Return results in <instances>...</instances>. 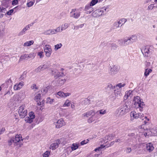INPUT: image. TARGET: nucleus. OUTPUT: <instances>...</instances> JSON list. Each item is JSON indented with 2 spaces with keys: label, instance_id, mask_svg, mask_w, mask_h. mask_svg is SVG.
<instances>
[{
  "label": "nucleus",
  "instance_id": "nucleus-1",
  "mask_svg": "<svg viewBox=\"0 0 157 157\" xmlns=\"http://www.w3.org/2000/svg\"><path fill=\"white\" fill-rule=\"evenodd\" d=\"M129 103V102H126L118 109L117 114L119 116H121L125 115L129 111L130 108Z\"/></svg>",
  "mask_w": 157,
  "mask_h": 157
},
{
  "label": "nucleus",
  "instance_id": "nucleus-2",
  "mask_svg": "<svg viewBox=\"0 0 157 157\" xmlns=\"http://www.w3.org/2000/svg\"><path fill=\"white\" fill-rule=\"evenodd\" d=\"M137 39V36L136 35H132L125 39L124 43H126V45L132 44L136 41Z\"/></svg>",
  "mask_w": 157,
  "mask_h": 157
},
{
  "label": "nucleus",
  "instance_id": "nucleus-3",
  "mask_svg": "<svg viewBox=\"0 0 157 157\" xmlns=\"http://www.w3.org/2000/svg\"><path fill=\"white\" fill-rule=\"evenodd\" d=\"M25 105H23L19 107L18 110V113L21 118H23L26 116L27 114V110L25 109Z\"/></svg>",
  "mask_w": 157,
  "mask_h": 157
},
{
  "label": "nucleus",
  "instance_id": "nucleus-4",
  "mask_svg": "<svg viewBox=\"0 0 157 157\" xmlns=\"http://www.w3.org/2000/svg\"><path fill=\"white\" fill-rule=\"evenodd\" d=\"M119 71V69L117 66L115 65H113L112 66L110 67L108 73L110 75L113 76L117 74Z\"/></svg>",
  "mask_w": 157,
  "mask_h": 157
},
{
  "label": "nucleus",
  "instance_id": "nucleus-5",
  "mask_svg": "<svg viewBox=\"0 0 157 157\" xmlns=\"http://www.w3.org/2000/svg\"><path fill=\"white\" fill-rule=\"evenodd\" d=\"M133 102H134L135 105H138L139 107L142 108H143V106L144 105V102L141 101L140 97L139 96H136L134 98L133 100Z\"/></svg>",
  "mask_w": 157,
  "mask_h": 157
},
{
  "label": "nucleus",
  "instance_id": "nucleus-6",
  "mask_svg": "<svg viewBox=\"0 0 157 157\" xmlns=\"http://www.w3.org/2000/svg\"><path fill=\"white\" fill-rule=\"evenodd\" d=\"M149 47L146 46L144 47L141 50V52L144 56L148 57L150 56L151 53L149 50Z\"/></svg>",
  "mask_w": 157,
  "mask_h": 157
},
{
  "label": "nucleus",
  "instance_id": "nucleus-7",
  "mask_svg": "<svg viewBox=\"0 0 157 157\" xmlns=\"http://www.w3.org/2000/svg\"><path fill=\"white\" fill-rule=\"evenodd\" d=\"M52 74L54 76L55 79H56L59 78H61L65 76V75L62 72H59L57 70L52 71Z\"/></svg>",
  "mask_w": 157,
  "mask_h": 157
},
{
  "label": "nucleus",
  "instance_id": "nucleus-8",
  "mask_svg": "<svg viewBox=\"0 0 157 157\" xmlns=\"http://www.w3.org/2000/svg\"><path fill=\"white\" fill-rule=\"evenodd\" d=\"M44 49L46 56L47 57H50L52 52V49L50 46L47 45L44 47Z\"/></svg>",
  "mask_w": 157,
  "mask_h": 157
},
{
  "label": "nucleus",
  "instance_id": "nucleus-9",
  "mask_svg": "<svg viewBox=\"0 0 157 157\" xmlns=\"http://www.w3.org/2000/svg\"><path fill=\"white\" fill-rule=\"evenodd\" d=\"M80 13L77 11L76 9H73L70 12V16L77 19L80 16Z\"/></svg>",
  "mask_w": 157,
  "mask_h": 157
},
{
  "label": "nucleus",
  "instance_id": "nucleus-10",
  "mask_svg": "<svg viewBox=\"0 0 157 157\" xmlns=\"http://www.w3.org/2000/svg\"><path fill=\"white\" fill-rule=\"evenodd\" d=\"M64 122L62 119L59 120L57 122L55 123L56 127L57 128H59L64 125Z\"/></svg>",
  "mask_w": 157,
  "mask_h": 157
},
{
  "label": "nucleus",
  "instance_id": "nucleus-11",
  "mask_svg": "<svg viewBox=\"0 0 157 157\" xmlns=\"http://www.w3.org/2000/svg\"><path fill=\"white\" fill-rule=\"evenodd\" d=\"M92 6H90V5H88L85 6V10L86 13H90L91 12L94 11V10L93 8L91 7Z\"/></svg>",
  "mask_w": 157,
  "mask_h": 157
},
{
  "label": "nucleus",
  "instance_id": "nucleus-12",
  "mask_svg": "<svg viewBox=\"0 0 157 157\" xmlns=\"http://www.w3.org/2000/svg\"><path fill=\"white\" fill-rule=\"evenodd\" d=\"M146 149L147 151H149V152L152 151L154 149V147L153 146V144L151 143H149L147 144L145 147L144 148L145 149Z\"/></svg>",
  "mask_w": 157,
  "mask_h": 157
},
{
  "label": "nucleus",
  "instance_id": "nucleus-13",
  "mask_svg": "<svg viewBox=\"0 0 157 157\" xmlns=\"http://www.w3.org/2000/svg\"><path fill=\"white\" fill-rule=\"evenodd\" d=\"M93 16L94 17H98L102 15H103V13L101 11V8L100 10H96L92 13Z\"/></svg>",
  "mask_w": 157,
  "mask_h": 157
},
{
  "label": "nucleus",
  "instance_id": "nucleus-14",
  "mask_svg": "<svg viewBox=\"0 0 157 157\" xmlns=\"http://www.w3.org/2000/svg\"><path fill=\"white\" fill-rule=\"evenodd\" d=\"M95 113V111L94 110H92L82 114V116L85 117H88L89 116H94Z\"/></svg>",
  "mask_w": 157,
  "mask_h": 157
},
{
  "label": "nucleus",
  "instance_id": "nucleus-15",
  "mask_svg": "<svg viewBox=\"0 0 157 157\" xmlns=\"http://www.w3.org/2000/svg\"><path fill=\"white\" fill-rule=\"evenodd\" d=\"M59 143L57 142V140L55 141V142L51 144L50 146V148L52 150L55 149L56 148L58 147Z\"/></svg>",
  "mask_w": 157,
  "mask_h": 157
},
{
  "label": "nucleus",
  "instance_id": "nucleus-16",
  "mask_svg": "<svg viewBox=\"0 0 157 157\" xmlns=\"http://www.w3.org/2000/svg\"><path fill=\"white\" fill-rule=\"evenodd\" d=\"M114 94L115 97L117 98H119L122 95L121 90H114Z\"/></svg>",
  "mask_w": 157,
  "mask_h": 157
},
{
  "label": "nucleus",
  "instance_id": "nucleus-17",
  "mask_svg": "<svg viewBox=\"0 0 157 157\" xmlns=\"http://www.w3.org/2000/svg\"><path fill=\"white\" fill-rule=\"evenodd\" d=\"M130 116L131 117V120L133 119L132 118V117L136 119L139 118L138 113H136L135 111H133L131 112Z\"/></svg>",
  "mask_w": 157,
  "mask_h": 157
},
{
  "label": "nucleus",
  "instance_id": "nucleus-18",
  "mask_svg": "<svg viewBox=\"0 0 157 157\" xmlns=\"http://www.w3.org/2000/svg\"><path fill=\"white\" fill-rule=\"evenodd\" d=\"M21 138H22L21 135H16L15 136V138L14 137V141H13V143H16L19 142L21 140Z\"/></svg>",
  "mask_w": 157,
  "mask_h": 157
},
{
  "label": "nucleus",
  "instance_id": "nucleus-19",
  "mask_svg": "<svg viewBox=\"0 0 157 157\" xmlns=\"http://www.w3.org/2000/svg\"><path fill=\"white\" fill-rule=\"evenodd\" d=\"M66 81V78H59L57 80V82L60 85H62Z\"/></svg>",
  "mask_w": 157,
  "mask_h": 157
},
{
  "label": "nucleus",
  "instance_id": "nucleus-20",
  "mask_svg": "<svg viewBox=\"0 0 157 157\" xmlns=\"http://www.w3.org/2000/svg\"><path fill=\"white\" fill-rule=\"evenodd\" d=\"M152 71V70L151 69H146L145 70L144 75L146 78L149 75L150 73H151Z\"/></svg>",
  "mask_w": 157,
  "mask_h": 157
},
{
  "label": "nucleus",
  "instance_id": "nucleus-21",
  "mask_svg": "<svg viewBox=\"0 0 157 157\" xmlns=\"http://www.w3.org/2000/svg\"><path fill=\"white\" fill-rule=\"evenodd\" d=\"M35 57L34 53H31L29 54H25L24 57L26 59H28L29 58H33Z\"/></svg>",
  "mask_w": 157,
  "mask_h": 157
},
{
  "label": "nucleus",
  "instance_id": "nucleus-22",
  "mask_svg": "<svg viewBox=\"0 0 157 157\" xmlns=\"http://www.w3.org/2000/svg\"><path fill=\"white\" fill-rule=\"evenodd\" d=\"M55 101L54 99H51L50 97L48 98L46 100V103L47 104H51Z\"/></svg>",
  "mask_w": 157,
  "mask_h": 157
},
{
  "label": "nucleus",
  "instance_id": "nucleus-23",
  "mask_svg": "<svg viewBox=\"0 0 157 157\" xmlns=\"http://www.w3.org/2000/svg\"><path fill=\"white\" fill-rule=\"evenodd\" d=\"M45 35H52L54 34L53 29H49L45 31L44 33Z\"/></svg>",
  "mask_w": 157,
  "mask_h": 157
},
{
  "label": "nucleus",
  "instance_id": "nucleus-24",
  "mask_svg": "<svg viewBox=\"0 0 157 157\" xmlns=\"http://www.w3.org/2000/svg\"><path fill=\"white\" fill-rule=\"evenodd\" d=\"M34 43L33 40H31L29 41H27L24 44V46H29L32 45Z\"/></svg>",
  "mask_w": 157,
  "mask_h": 157
},
{
  "label": "nucleus",
  "instance_id": "nucleus-25",
  "mask_svg": "<svg viewBox=\"0 0 157 157\" xmlns=\"http://www.w3.org/2000/svg\"><path fill=\"white\" fill-rule=\"evenodd\" d=\"M57 142L59 143V144H65L66 143L65 142V139L63 138H60V139H59L57 140Z\"/></svg>",
  "mask_w": 157,
  "mask_h": 157
},
{
  "label": "nucleus",
  "instance_id": "nucleus-26",
  "mask_svg": "<svg viewBox=\"0 0 157 157\" xmlns=\"http://www.w3.org/2000/svg\"><path fill=\"white\" fill-rule=\"evenodd\" d=\"M114 136V135L113 134H112L106 136L105 137V138L107 140H111L113 139Z\"/></svg>",
  "mask_w": 157,
  "mask_h": 157
},
{
  "label": "nucleus",
  "instance_id": "nucleus-27",
  "mask_svg": "<svg viewBox=\"0 0 157 157\" xmlns=\"http://www.w3.org/2000/svg\"><path fill=\"white\" fill-rule=\"evenodd\" d=\"M106 113V112L105 110L101 109L97 111L96 113L97 114H100L101 115H104Z\"/></svg>",
  "mask_w": 157,
  "mask_h": 157
},
{
  "label": "nucleus",
  "instance_id": "nucleus-28",
  "mask_svg": "<svg viewBox=\"0 0 157 157\" xmlns=\"http://www.w3.org/2000/svg\"><path fill=\"white\" fill-rule=\"evenodd\" d=\"M12 81L11 80L10 78H9L8 79L6 82V86L8 87V86L9 85L12 86Z\"/></svg>",
  "mask_w": 157,
  "mask_h": 157
},
{
  "label": "nucleus",
  "instance_id": "nucleus-29",
  "mask_svg": "<svg viewBox=\"0 0 157 157\" xmlns=\"http://www.w3.org/2000/svg\"><path fill=\"white\" fill-rule=\"evenodd\" d=\"M62 44L59 43V44H57L56 45H55V50L56 51L59 49L62 46Z\"/></svg>",
  "mask_w": 157,
  "mask_h": 157
},
{
  "label": "nucleus",
  "instance_id": "nucleus-30",
  "mask_svg": "<svg viewBox=\"0 0 157 157\" xmlns=\"http://www.w3.org/2000/svg\"><path fill=\"white\" fill-rule=\"evenodd\" d=\"M26 72L25 71H24L23 74L19 78L20 80H21L24 79L26 77Z\"/></svg>",
  "mask_w": 157,
  "mask_h": 157
},
{
  "label": "nucleus",
  "instance_id": "nucleus-31",
  "mask_svg": "<svg viewBox=\"0 0 157 157\" xmlns=\"http://www.w3.org/2000/svg\"><path fill=\"white\" fill-rule=\"evenodd\" d=\"M78 147V144H73L72 146L71 147V148L72 150H75L77 149Z\"/></svg>",
  "mask_w": 157,
  "mask_h": 157
},
{
  "label": "nucleus",
  "instance_id": "nucleus-32",
  "mask_svg": "<svg viewBox=\"0 0 157 157\" xmlns=\"http://www.w3.org/2000/svg\"><path fill=\"white\" fill-rule=\"evenodd\" d=\"M29 118H31V119H34L35 117V115L34 113L32 112H30L29 114Z\"/></svg>",
  "mask_w": 157,
  "mask_h": 157
},
{
  "label": "nucleus",
  "instance_id": "nucleus-33",
  "mask_svg": "<svg viewBox=\"0 0 157 157\" xmlns=\"http://www.w3.org/2000/svg\"><path fill=\"white\" fill-rule=\"evenodd\" d=\"M21 88V87H20L18 84H16L13 86V89L15 90H20Z\"/></svg>",
  "mask_w": 157,
  "mask_h": 157
},
{
  "label": "nucleus",
  "instance_id": "nucleus-34",
  "mask_svg": "<svg viewBox=\"0 0 157 157\" xmlns=\"http://www.w3.org/2000/svg\"><path fill=\"white\" fill-rule=\"evenodd\" d=\"M90 101L89 99L86 98L82 101V103L84 105H87L90 104Z\"/></svg>",
  "mask_w": 157,
  "mask_h": 157
},
{
  "label": "nucleus",
  "instance_id": "nucleus-35",
  "mask_svg": "<svg viewBox=\"0 0 157 157\" xmlns=\"http://www.w3.org/2000/svg\"><path fill=\"white\" fill-rule=\"evenodd\" d=\"M42 70H43L42 69V67H41V66L40 65L36 68L35 70L34 71L36 73H38L40 72Z\"/></svg>",
  "mask_w": 157,
  "mask_h": 157
},
{
  "label": "nucleus",
  "instance_id": "nucleus-36",
  "mask_svg": "<svg viewBox=\"0 0 157 157\" xmlns=\"http://www.w3.org/2000/svg\"><path fill=\"white\" fill-rule=\"evenodd\" d=\"M41 97V94H38L35 96V100L36 101H38Z\"/></svg>",
  "mask_w": 157,
  "mask_h": 157
},
{
  "label": "nucleus",
  "instance_id": "nucleus-37",
  "mask_svg": "<svg viewBox=\"0 0 157 157\" xmlns=\"http://www.w3.org/2000/svg\"><path fill=\"white\" fill-rule=\"evenodd\" d=\"M25 120L26 122L29 123H31L33 121V119L29 118L28 117L25 118Z\"/></svg>",
  "mask_w": 157,
  "mask_h": 157
},
{
  "label": "nucleus",
  "instance_id": "nucleus-38",
  "mask_svg": "<svg viewBox=\"0 0 157 157\" xmlns=\"http://www.w3.org/2000/svg\"><path fill=\"white\" fill-rule=\"evenodd\" d=\"M98 0H92L90 2V6H94L98 2Z\"/></svg>",
  "mask_w": 157,
  "mask_h": 157
},
{
  "label": "nucleus",
  "instance_id": "nucleus-39",
  "mask_svg": "<svg viewBox=\"0 0 157 157\" xmlns=\"http://www.w3.org/2000/svg\"><path fill=\"white\" fill-rule=\"evenodd\" d=\"M101 11H102L103 13V15L105 14L108 11H107V9L106 8L103 7L101 8Z\"/></svg>",
  "mask_w": 157,
  "mask_h": 157
},
{
  "label": "nucleus",
  "instance_id": "nucleus-40",
  "mask_svg": "<svg viewBox=\"0 0 157 157\" xmlns=\"http://www.w3.org/2000/svg\"><path fill=\"white\" fill-rule=\"evenodd\" d=\"M118 42L119 44L121 45H126V43H124V39L119 40Z\"/></svg>",
  "mask_w": 157,
  "mask_h": 157
},
{
  "label": "nucleus",
  "instance_id": "nucleus-41",
  "mask_svg": "<svg viewBox=\"0 0 157 157\" xmlns=\"http://www.w3.org/2000/svg\"><path fill=\"white\" fill-rule=\"evenodd\" d=\"M120 27V26H119V24H118L117 22H115L113 24V29H116L118 28V27Z\"/></svg>",
  "mask_w": 157,
  "mask_h": 157
},
{
  "label": "nucleus",
  "instance_id": "nucleus-42",
  "mask_svg": "<svg viewBox=\"0 0 157 157\" xmlns=\"http://www.w3.org/2000/svg\"><path fill=\"white\" fill-rule=\"evenodd\" d=\"M57 94L62 97H64V93L62 91H59L57 93Z\"/></svg>",
  "mask_w": 157,
  "mask_h": 157
},
{
  "label": "nucleus",
  "instance_id": "nucleus-43",
  "mask_svg": "<svg viewBox=\"0 0 157 157\" xmlns=\"http://www.w3.org/2000/svg\"><path fill=\"white\" fill-rule=\"evenodd\" d=\"M50 154V152L48 151H46L43 154V157H48Z\"/></svg>",
  "mask_w": 157,
  "mask_h": 157
},
{
  "label": "nucleus",
  "instance_id": "nucleus-44",
  "mask_svg": "<svg viewBox=\"0 0 157 157\" xmlns=\"http://www.w3.org/2000/svg\"><path fill=\"white\" fill-rule=\"evenodd\" d=\"M93 116H92L91 117H90L88 119V122L89 123H90L95 120V119H94Z\"/></svg>",
  "mask_w": 157,
  "mask_h": 157
},
{
  "label": "nucleus",
  "instance_id": "nucleus-45",
  "mask_svg": "<svg viewBox=\"0 0 157 157\" xmlns=\"http://www.w3.org/2000/svg\"><path fill=\"white\" fill-rule=\"evenodd\" d=\"M125 85V84L124 83L123 84L121 83H119L116 85V87H118L119 88H121L122 87L124 86Z\"/></svg>",
  "mask_w": 157,
  "mask_h": 157
},
{
  "label": "nucleus",
  "instance_id": "nucleus-46",
  "mask_svg": "<svg viewBox=\"0 0 157 157\" xmlns=\"http://www.w3.org/2000/svg\"><path fill=\"white\" fill-rule=\"evenodd\" d=\"M89 141V140H88V139H87L86 140H84L81 142L80 144L81 145H83L86 143H87Z\"/></svg>",
  "mask_w": 157,
  "mask_h": 157
},
{
  "label": "nucleus",
  "instance_id": "nucleus-47",
  "mask_svg": "<svg viewBox=\"0 0 157 157\" xmlns=\"http://www.w3.org/2000/svg\"><path fill=\"white\" fill-rule=\"evenodd\" d=\"M84 24H81L80 25H77L76 26H75L74 27V29H78L79 28H82L84 25Z\"/></svg>",
  "mask_w": 157,
  "mask_h": 157
},
{
  "label": "nucleus",
  "instance_id": "nucleus-48",
  "mask_svg": "<svg viewBox=\"0 0 157 157\" xmlns=\"http://www.w3.org/2000/svg\"><path fill=\"white\" fill-rule=\"evenodd\" d=\"M107 88L110 89H116L115 86H113L111 84H109L107 86Z\"/></svg>",
  "mask_w": 157,
  "mask_h": 157
},
{
  "label": "nucleus",
  "instance_id": "nucleus-49",
  "mask_svg": "<svg viewBox=\"0 0 157 157\" xmlns=\"http://www.w3.org/2000/svg\"><path fill=\"white\" fill-rule=\"evenodd\" d=\"M25 31L23 29L18 34L19 36H21L23 35L25 33Z\"/></svg>",
  "mask_w": 157,
  "mask_h": 157
},
{
  "label": "nucleus",
  "instance_id": "nucleus-50",
  "mask_svg": "<svg viewBox=\"0 0 157 157\" xmlns=\"http://www.w3.org/2000/svg\"><path fill=\"white\" fill-rule=\"evenodd\" d=\"M41 67H42V69L43 70L44 69H45L49 67V65L47 64H44L43 65H41Z\"/></svg>",
  "mask_w": 157,
  "mask_h": 157
},
{
  "label": "nucleus",
  "instance_id": "nucleus-51",
  "mask_svg": "<svg viewBox=\"0 0 157 157\" xmlns=\"http://www.w3.org/2000/svg\"><path fill=\"white\" fill-rule=\"evenodd\" d=\"M31 88L32 89H34V88L37 90L38 89V87L36 86V85L34 83L32 85L31 87Z\"/></svg>",
  "mask_w": 157,
  "mask_h": 157
},
{
  "label": "nucleus",
  "instance_id": "nucleus-52",
  "mask_svg": "<svg viewBox=\"0 0 157 157\" xmlns=\"http://www.w3.org/2000/svg\"><path fill=\"white\" fill-rule=\"evenodd\" d=\"M14 141V137H12L11 140L8 141V144L9 145H11L12 142H13Z\"/></svg>",
  "mask_w": 157,
  "mask_h": 157
},
{
  "label": "nucleus",
  "instance_id": "nucleus-53",
  "mask_svg": "<svg viewBox=\"0 0 157 157\" xmlns=\"http://www.w3.org/2000/svg\"><path fill=\"white\" fill-rule=\"evenodd\" d=\"M49 88V86H47V87L44 88L43 90H41V92L43 91L45 93H46L48 92Z\"/></svg>",
  "mask_w": 157,
  "mask_h": 157
},
{
  "label": "nucleus",
  "instance_id": "nucleus-54",
  "mask_svg": "<svg viewBox=\"0 0 157 157\" xmlns=\"http://www.w3.org/2000/svg\"><path fill=\"white\" fill-rule=\"evenodd\" d=\"M119 21L121 22L122 25L121 26V27L127 21V20L126 19L123 18Z\"/></svg>",
  "mask_w": 157,
  "mask_h": 157
},
{
  "label": "nucleus",
  "instance_id": "nucleus-55",
  "mask_svg": "<svg viewBox=\"0 0 157 157\" xmlns=\"http://www.w3.org/2000/svg\"><path fill=\"white\" fill-rule=\"evenodd\" d=\"M117 46L116 44H113L111 45V49L113 50L116 49Z\"/></svg>",
  "mask_w": 157,
  "mask_h": 157
},
{
  "label": "nucleus",
  "instance_id": "nucleus-56",
  "mask_svg": "<svg viewBox=\"0 0 157 157\" xmlns=\"http://www.w3.org/2000/svg\"><path fill=\"white\" fill-rule=\"evenodd\" d=\"M71 103L70 102H68V101H67L63 105V106H69L70 105Z\"/></svg>",
  "mask_w": 157,
  "mask_h": 157
},
{
  "label": "nucleus",
  "instance_id": "nucleus-57",
  "mask_svg": "<svg viewBox=\"0 0 157 157\" xmlns=\"http://www.w3.org/2000/svg\"><path fill=\"white\" fill-rule=\"evenodd\" d=\"M34 3L33 2H30L27 3V6L29 7H30L33 5Z\"/></svg>",
  "mask_w": 157,
  "mask_h": 157
},
{
  "label": "nucleus",
  "instance_id": "nucleus-58",
  "mask_svg": "<svg viewBox=\"0 0 157 157\" xmlns=\"http://www.w3.org/2000/svg\"><path fill=\"white\" fill-rule=\"evenodd\" d=\"M18 2L17 0H13L12 2V5L14 6L18 4Z\"/></svg>",
  "mask_w": 157,
  "mask_h": 157
},
{
  "label": "nucleus",
  "instance_id": "nucleus-59",
  "mask_svg": "<svg viewBox=\"0 0 157 157\" xmlns=\"http://www.w3.org/2000/svg\"><path fill=\"white\" fill-rule=\"evenodd\" d=\"M62 26L64 27V30L66 29L69 26V24L67 23H65L64 25H62Z\"/></svg>",
  "mask_w": 157,
  "mask_h": 157
},
{
  "label": "nucleus",
  "instance_id": "nucleus-60",
  "mask_svg": "<svg viewBox=\"0 0 157 157\" xmlns=\"http://www.w3.org/2000/svg\"><path fill=\"white\" fill-rule=\"evenodd\" d=\"M43 52H39L38 53V55L40 56V58H42L44 57V55H43Z\"/></svg>",
  "mask_w": 157,
  "mask_h": 157
},
{
  "label": "nucleus",
  "instance_id": "nucleus-61",
  "mask_svg": "<svg viewBox=\"0 0 157 157\" xmlns=\"http://www.w3.org/2000/svg\"><path fill=\"white\" fill-rule=\"evenodd\" d=\"M131 148L128 147L126 149V151L127 153H129L131 151Z\"/></svg>",
  "mask_w": 157,
  "mask_h": 157
},
{
  "label": "nucleus",
  "instance_id": "nucleus-62",
  "mask_svg": "<svg viewBox=\"0 0 157 157\" xmlns=\"http://www.w3.org/2000/svg\"><path fill=\"white\" fill-rule=\"evenodd\" d=\"M13 9H11L9 10L7 13V14L8 15H10L11 14V13L13 12Z\"/></svg>",
  "mask_w": 157,
  "mask_h": 157
},
{
  "label": "nucleus",
  "instance_id": "nucleus-63",
  "mask_svg": "<svg viewBox=\"0 0 157 157\" xmlns=\"http://www.w3.org/2000/svg\"><path fill=\"white\" fill-rule=\"evenodd\" d=\"M153 4H152L149 5L148 7V10H152L154 7V6H153Z\"/></svg>",
  "mask_w": 157,
  "mask_h": 157
},
{
  "label": "nucleus",
  "instance_id": "nucleus-64",
  "mask_svg": "<svg viewBox=\"0 0 157 157\" xmlns=\"http://www.w3.org/2000/svg\"><path fill=\"white\" fill-rule=\"evenodd\" d=\"M139 116V118L140 119L141 118L144 117V114L141 113H138Z\"/></svg>",
  "mask_w": 157,
  "mask_h": 157
}]
</instances>
